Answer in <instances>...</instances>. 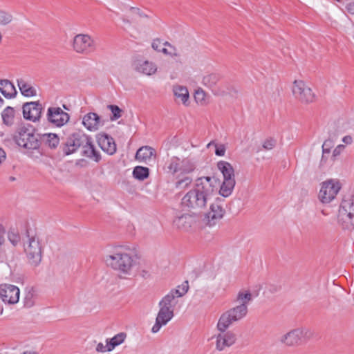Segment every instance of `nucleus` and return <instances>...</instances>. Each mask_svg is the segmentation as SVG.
<instances>
[{
  "mask_svg": "<svg viewBox=\"0 0 354 354\" xmlns=\"http://www.w3.org/2000/svg\"><path fill=\"white\" fill-rule=\"evenodd\" d=\"M174 315V311L160 307L155 324L151 328V332L153 333H158L162 326H165L173 318Z\"/></svg>",
  "mask_w": 354,
  "mask_h": 354,
  "instance_id": "nucleus-19",
  "label": "nucleus"
},
{
  "mask_svg": "<svg viewBox=\"0 0 354 354\" xmlns=\"http://www.w3.org/2000/svg\"><path fill=\"white\" fill-rule=\"evenodd\" d=\"M194 97L197 102L203 103L205 101V93L202 89H198L196 91Z\"/></svg>",
  "mask_w": 354,
  "mask_h": 354,
  "instance_id": "nucleus-44",
  "label": "nucleus"
},
{
  "mask_svg": "<svg viewBox=\"0 0 354 354\" xmlns=\"http://www.w3.org/2000/svg\"><path fill=\"white\" fill-rule=\"evenodd\" d=\"M173 92L176 99L180 100L182 103L187 105L189 95L187 87L180 85H175L173 87Z\"/></svg>",
  "mask_w": 354,
  "mask_h": 354,
  "instance_id": "nucleus-31",
  "label": "nucleus"
},
{
  "mask_svg": "<svg viewBox=\"0 0 354 354\" xmlns=\"http://www.w3.org/2000/svg\"><path fill=\"white\" fill-rule=\"evenodd\" d=\"M162 44H163L164 46H169V47H170L171 48H172V49H173V50H174V51H176V48H175L174 46H171L169 42H167V41L164 42Z\"/></svg>",
  "mask_w": 354,
  "mask_h": 354,
  "instance_id": "nucleus-55",
  "label": "nucleus"
},
{
  "mask_svg": "<svg viewBox=\"0 0 354 354\" xmlns=\"http://www.w3.org/2000/svg\"><path fill=\"white\" fill-rule=\"evenodd\" d=\"M0 92L8 99L15 97L17 93L15 86L8 80H0Z\"/></svg>",
  "mask_w": 354,
  "mask_h": 354,
  "instance_id": "nucleus-27",
  "label": "nucleus"
},
{
  "mask_svg": "<svg viewBox=\"0 0 354 354\" xmlns=\"http://www.w3.org/2000/svg\"><path fill=\"white\" fill-rule=\"evenodd\" d=\"M4 234H5V228L1 224H0V246L4 242V238H3Z\"/></svg>",
  "mask_w": 354,
  "mask_h": 354,
  "instance_id": "nucleus-50",
  "label": "nucleus"
},
{
  "mask_svg": "<svg viewBox=\"0 0 354 354\" xmlns=\"http://www.w3.org/2000/svg\"><path fill=\"white\" fill-rule=\"evenodd\" d=\"M341 189L339 181L330 179L322 184L319 198L323 203H328L336 196Z\"/></svg>",
  "mask_w": 354,
  "mask_h": 354,
  "instance_id": "nucleus-13",
  "label": "nucleus"
},
{
  "mask_svg": "<svg viewBox=\"0 0 354 354\" xmlns=\"http://www.w3.org/2000/svg\"><path fill=\"white\" fill-rule=\"evenodd\" d=\"M6 153L3 148L0 147V165L5 161Z\"/></svg>",
  "mask_w": 354,
  "mask_h": 354,
  "instance_id": "nucleus-53",
  "label": "nucleus"
},
{
  "mask_svg": "<svg viewBox=\"0 0 354 354\" xmlns=\"http://www.w3.org/2000/svg\"><path fill=\"white\" fill-rule=\"evenodd\" d=\"M12 21V15L4 10H0V25L6 26Z\"/></svg>",
  "mask_w": 354,
  "mask_h": 354,
  "instance_id": "nucleus-39",
  "label": "nucleus"
},
{
  "mask_svg": "<svg viewBox=\"0 0 354 354\" xmlns=\"http://www.w3.org/2000/svg\"><path fill=\"white\" fill-rule=\"evenodd\" d=\"M225 153V147L224 145H221L216 147L215 153L218 156H223Z\"/></svg>",
  "mask_w": 354,
  "mask_h": 354,
  "instance_id": "nucleus-46",
  "label": "nucleus"
},
{
  "mask_svg": "<svg viewBox=\"0 0 354 354\" xmlns=\"http://www.w3.org/2000/svg\"><path fill=\"white\" fill-rule=\"evenodd\" d=\"M192 178L189 176H185L182 178L178 179L175 183V187L176 189H186L192 183Z\"/></svg>",
  "mask_w": 354,
  "mask_h": 354,
  "instance_id": "nucleus-37",
  "label": "nucleus"
},
{
  "mask_svg": "<svg viewBox=\"0 0 354 354\" xmlns=\"http://www.w3.org/2000/svg\"><path fill=\"white\" fill-rule=\"evenodd\" d=\"M96 351L101 353L108 351V343L106 342V345H104L102 342L98 343L96 346Z\"/></svg>",
  "mask_w": 354,
  "mask_h": 354,
  "instance_id": "nucleus-47",
  "label": "nucleus"
},
{
  "mask_svg": "<svg viewBox=\"0 0 354 354\" xmlns=\"http://www.w3.org/2000/svg\"><path fill=\"white\" fill-rule=\"evenodd\" d=\"M224 324L220 325L218 322L216 328L219 333L216 335V348L222 351L225 348L234 345L237 340V335L233 330H228L229 326H224Z\"/></svg>",
  "mask_w": 354,
  "mask_h": 354,
  "instance_id": "nucleus-7",
  "label": "nucleus"
},
{
  "mask_svg": "<svg viewBox=\"0 0 354 354\" xmlns=\"http://www.w3.org/2000/svg\"><path fill=\"white\" fill-rule=\"evenodd\" d=\"M20 290L16 286L12 284L0 285V298L5 303L15 304L19 301Z\"/></svg>",
  "mask_w": 354,
  "mask_h": 354,
  "instance_id": "nucleus-17",
  "label": "nucleus"
},
{
  "mask_svg": "<svg viewBox=\"0 0 354 354\" xmlns=\"http://www.w3.org/2000/svg\"><path fill=\"white\" fill-rule=\"evenodd\" d=\"M342 141L346 144H351L353 142V138L350 136H346L343 138Z\"/></svg>",
  "mask_w": 354,
  "mask_h": 354,
  "instance_id": "nucleus-54",
  "label": "nucleus"
},
{
  "mask_svg": "<svg viewBox=\"0 0 354 354\" xmlns=\"http://www.w3.org/2000/svg\"><path fill=\"white\" fill-rule=\"evenodd\" d=\"M347 12L351 15H354V2L348 3L346 6Z\"/></svg>",
  "mask_w": 354,
  "mask_h": 354,
  "instance_id": "nucleus-51",
  "label": "nucleus"
},
{
  "mask_svg": "<svg viewBox=\"0 0 354 354\" xmlns=\"http://www.w3.org/2000/svg\"><path fill=\"white\" fill-rule=\"evenodd\" d=\"M248 312V306L244 304H239L222 313L218 322H220V325L224 324V326H230L243 319L247 315Z\"/></svg>",
  "mask_w": 354,
  "mask_h": 354,
  "instance_id": "nucleus-8",
  "label": "nucleus"
},
{
  "mask_svg": "<svg viewBox=\"0 0 354 354\" xmlns=\"http://www.w3.org/2000/svg\"><path fill=\"white\" fill-rule=\"evenodd\" d=\"M333 146V142L331 139L326 140L322 145L323 153H329Z\"/></svg>",
  "mask_w": 354,
  "mask_h": 354,
  "instance_id": "nucleus-43",
  "label": "nucleus"
},
{
  "mask_svg": "<svg viewBox=\"0 0 354 354\" xmlns=\"http://www.w3.org/2000/svg\"><path fill=\"white\" fill-rule=\"evenodd\" d=\"M129 11L133 15L139 16L140 17H147V15L142 13L138 8L131 7Z\"/></svg>",
  "mask_w": 354,
  "mask_h": 354,
  "instance_id": "nucleus-45",
  "label": "nucleus"
},
{
  "mask_svg": "<svg viewBox=\"0 0 354 354\" xmlns=\"http://www.w3.org/2000/svg\"><path fill=\"white\" fill-rule=\"evenodd\" d=\"M292 91L295 99L301 103L308 104L315 100V95L302 80L294 81Z\"/></svg>",
  "mask_w": 354,
  "mask_h": 354,
  "instance_id": "nucleus-11",
  "label": "nucleus"
},
{
  "mask_svg": "<svg viewBox=\"0 0 354 354\" xmlns=\"http://www.w3.org/2000/svg\"><path fill=\"white\" fill-rule=\"evenodd\" d=\"M312 335L313 333L308 328H295L283 335L281 342L289 346H296L309 339Z\"/></svg>",
  "mask_w": 354,
  "mask_h": 354,
  "instance_id": "nucleus-9",
  "label": "nucleus"
},
{
  "mask_svg": "<svg viewBox=\"0 0 354 354\" xmlns=\"http://www.w3.org/2000/svg\"><path fill=\"white\" fill-rule=\"evenodd\" d=\"M23 116L26 120L37 122L41 116L43 106L39 101L26 102L23 104Z\"/></svg>",
  "mask_w": 354,
  "mask_h": 354,
  "instance_id": "nucleus-18",
  "label": "nucleus"
},
{
  "mask_svg": "<svg viewBox=\"0 0 354 354\" xmlns=\"http://www.w3.org/2000/svg\"><path fill=\"white\" fill-rule=\"evenodd\" d=\"M178 291L171 290L167 295H165L159 302V307H162L168 310L174 311V308L176 304V298Z\"/></svg>",
  "mask_w": 354,
  "mask_h": 354,
  "instance_id": "nucleus-28",
  "label": "nucleus"
},
{
  "mask_svg": "<svg viewBox=\"0 0 354 354\" xmlns=\"http://www.w3.org/2000/svg\"><path fill=\"white\" fill-rule=\"evenodd\" d=\"M133 176L139 180H144L147 178L149 175V169L142 166H136L133 170Z\"/></svg>",
  "mask_w": 354,
  "mask_h": 354,
  "instance_id": "nucleus-34",
  "label": "nucleus"
},
{
  "mask_svg": "<svg viewBox=\"0 0 354 354\" xmlns=\"http://www.w3.org/2000/svg\"><path fill=\"white\" fill-rule=\"evenodd\" d=\"M338 219L344 228L354 227V195H349L342 200Z\"/></svg>",
  "mask_w": 354,
  "mask_h": 354,
  "instance_id": "nucleus-6",
  "label": "nucleus"
},
{
  "mask_svg": "<svg viewBox=\"0 0 354 354\" xmlns=\"http://www.w3.org/2000/svg\"><path fill=\"white\" fill-rule=\"evenodd\" d=\"M13 140L19 147L26 150L28 156L38 158L42 155L40 134L32 125H19L13 134Z\"/></svg>",
  "mask_w": 354,
  "mask_h": 354,
  "instance_id": "nucleus-2",
  "label": "nucleus"
},
{
  "mask_svg": "<svg viewBox=\"0 0 354 354\" xmlns=\"http://www.w3.org/2000/svg\"><path fill=\"white\" fill-rule=\"evenodd\" d=\"M344 148V146L342 145H338L334 150H333V154L334 156H337L338 155H339V153H341V150L342 149Z\"/></svg>",
  "mask_w": 354,
  "mask_h": 354,
  "instance_id": "nucleus-52",
  "label": "nucleus"
},
{
  "mask_svg": "<svg viewBox=\"0 0 354 354\" xmlns=\"http://www.w3.org/2000/svg\"><path fill=\"white\" fill-rule=\"evenodd\" d=\"M28 239V244L25 246L24 251L28 259V263L33 267L38 266L42 259L43 247L41 241L37 236H30L27 231Z\"/></svg>",
  "mask_w": 354,
  "mask_h": 354,
  "instance_id": "nucleus-5",
  "label": "nucleus"
},
{
  "mask_svg": "<svg viewBox=\"0 0 354 354\" xmlns=\"http://www.w3.org/2000/svg\"><path fill=\"white\" fill-rule=\"evenodd\" d=\"M277 288H274L272 291H277Z\"/></svg>",
  "mask_w": 354,
  "mask_h": 354,
  "instance_id": "nucleus-59",
  "label": "nucleus"
},
{
  "mask_svg": "<svg viewBox=\"0 0 354 354\" xmlns=\"http://www.w3.org/2000/svg\"><path fill=\"white\" fill-rule=\"evenodd\" d=\"M8 236L9 241L14 246L17 245L20 242L21 238L19 233L14 231H10Z\"/></svg>",
  "mask_w": 354,
  "mask_h": 354,
  "instance_id": "nucleus-42",
  "label": "nucleus"
},
{
  "mask_svg": "<svg viewBox=\"0 0 354 354\" xmlns=\"http://www.w3.org/2000/svg\"><path fill=\"white\" fill-rule=\"evenodd\" d=\"M155 156V150L149 146H143L138 149L136 153V159L140 162H147Z\"/></svg>",
  "mask_w": 354,
  "mask_h": 354,
  "instance_id": "nucleus-29",
  "label": "nucleus"
},
{
  "mask_svg": "<svg viewBox=\"0 0 354 354\" xmlns=\"http://www.w3.org/2000/svg\"><path fill=\"white\" fill-rule=\"evenodd\" d=\"M252 300V296L250 291H240L236 297V301L239 302V304H244L248 306L250 301Z\"/></svg>",
  "mask_w": 354,
  "mask_h": 354,
  "instance_id": "nucleus-36",
  "label": "nucleus"
},
{
  "mask_svg": "<svg viewBox=\"0 0 354 354\" xmlns=\"http://www.w3.org/2000/svg\"><path fill=\"white\" fill-rule=\"evenodd\" d=\"M63 107L65 109H68L67 107L66 106V105H64Z\"/></svg>",
  "mask_w": 354,
  "mask_h": 354,
  "instance_id": "nucleus-58",
  "label": "nucleus"
},
{
  "mask_svg": "<svg viewBox=\"0 0 354 354\" xmlns=\"http://www.w3.org/2000/svg\"><path fill=\"white\" fill-rule=\"evenodd\" d=\"M73 50L80 54L89 55L95 50L94 40L86 34H78L73 38Z\"/></svg>",
  "mask_w": 354,
  "mask_h": 354,
  "instance_id": "nucleus-12",
  "label": "nucleus"
},
{
  "mask_svg": "<svg viewBox=\"0 0 354 354\" xmlns=\"http://www.w3.org/2000/svg\"><path fill=\"white\" fill-rule=\"evenodd\" d=\"M22 354H38V353L36 352H32V351H24Z\"/></svg>",
  "mask_w": 354,
  "mask_h": 354,
  "instance_id": "nucleus-56",
  "label": "nucleus"
},
{
  "mask_svg": "<svg viewBox=\"0 0 354 354\" xmlns=\"http://www.w3.org/2000/svg\"><path fill=\"white\" fill-rule=\"evenodd\" d=\"M46 118L52 125L62 127L69 121L70 115L60 107L50 106L47 110Z\"/></svg>",
  "mask_w": 354,
  "mask_h": 354,
  "instance_id": "nucleus-15",
  "label": "nucleus"
},
{
  "mask_svg": "<svg viewBox=\"0 0 354 354\" xmlns=\"http://www.w3.org/2000/svg\"><path fill=\"white\" fill-rule=\"evenodd\" d=\"M41 144L44 142L50 149H56L59 143V138L56 133L40 134Z\"/></svg>",
  "mask_w": 354,
  "mask_h": 354,
  "instance_id": "nucleus-30",
  "label": "nucleus"
},
{
  "mask_svg": "<svg viewBox=\"0 0 354 354\" xmlns=\"http://www.w3.org/2000/svg\"><path fill=\"white\" fill-rule=\"evenodd\" d=\"M107 266L120 274L130 275L136 265L134 257L123 247H118L104 257Z\"/></svg>",
  "mask_w": 354,
  "mask_h": 354,
  "instance_id": "nucleus-3",
  "label": "nucleus"
},
{
  "mask_svg": "<svg viewBox=\"0 0 354 354\" xmlns=\"http://www.w3.org/2000/svg\"><path fill=\"white\" fill-rule=\"evenodd\" d=\"M160 44H161V41L160 39H156V40H154L152 43V48L157 50V51H160Z\"/></svg>",
  "mask_w": 354,
  "mask_h": 354,
  "instance_id": "nucleus-49",
  "label": "nucleus"
},
{
  "mask_svg": "<svg viewBox=\"0 0 354 354\" xmlns=\"http://www.w3.org/2000/svg\"><path fill=\"white\" fill-rule=\"evenodd\" d=\"M86 142V143L84 142L81 147L82 149V155L83 156L93 159L95 162H99L101 159V156L99 151L95 149L93 144L92 138L88 136Z\"/></svg>",
  "mask_w": 354,
  "mask_h": 354,
  "instance_id": "nucleus-25",
  "label": "nucleus"
},
{
  "mask_svg": "<svg viewBox=\"0 0 354 354\" xmlns=\"http://www.w3.org/2000/svg\"><path fill=\"white\" fill-rule=\"evenodd\" d=\"M178 289L171 290L172 291H178V293L176 294L177 297H183L184 295L187 293L189 289L188 281H185L181 286H178Z\"/></svg>",
  "mask_w": 354,
  "mask_h": 354,
  "instance_id": "nucleus-41",
  "label": "nucleus"
},
{
  "mask_svg": "<svg viewBox=\"0 0 354 354\" xmlns=\"http://www.w3.org/2000/svg\"><path fill=\"white\" fill-rule=\"evenodd\" d=\"M36 295V291L34 288L31 287L27 289L25 297H24V306L27 308L32 307L35 304L34 298Z\"/></svg>",
  "mask_w": 354,
  "mask_h": 354,
  "instance_id": "nucleus-35",
  "label": "nucleus"
},
{
  "mask_svg": "<svg viewBox=\"0 0 354 354\" xmlns=\"http://www.w3.org/2000/svg\"><path fill=\"white\" fill-rule=\"evenodd\" d=\"M198 217L196 214H185L174 220L175 227L183 232H191L197 227Z\"/></svg>",
  "mask_w": 354,
  "mask_h": 354,
  "instance_id": "nucleus-16",
  "label": "nucleus"
},
{
  "mask_svg": "<svg viewBox=\"0 0 354 354\" xmlns=\"http://www.w3.org/2000/svg\"><path fill=\"white\" fill-rule=\"evenodd\" d=\"M127 337L125 333H119L112 338L106 339V342L108 343V351H113L116 346L122 344Z\"/></svg>",
  "mask_w": 354,
  "mask_h": 354,
  "instance_id": "nucleus-32",
  "label": "nucleus"
},
{
  "mask_svg": "<svg viewBox=\"0 0 354 354\" xmlns=\"http://www.w3.org/2000/svg\"><path fill=\"white\" fill-rule=\"evenodd\" d=\"M3 104V100L0 97V106Z\"/></svg>",
  "mask_w": 354,
  "mask_h": 354,
  "instance_id": "nucleus-57",
  "label": "nucleus"
},
{
  "mask_svg": "<svg viewBox=\"0 0 354 354\" xmlns=\"http://www.w3.org/2000/svg\"><path fill=\"white\" fill-rule=\"evenodd\" d=\"M82 124L88 130L91 131H97L100 127L104 125L100 117L93 112H90L84 116Z\"/></svg>",
  "mask_w": 354,
  "mask_h": 354,
  "instance_id": "nucleus-22",
  "label": "nucleus"
},
{
  "mask_svg": "<svg viewBox=\"0 0 354 354\" xmlns=\"http://www.w3.org/2000/svg\"><path fill=\"white\" fill-rule=\"evenodd\" d=\"M1 117L3 123L7 126H11L14 122L15 109L11 106H7L2 112Z\"/></svg>",
  "mask_w": 354,
  "mask_h": 354,
  "instance_id": "nucleus-33",
  "label": "nucleus"
},
{
  "mask_svg": "<svg viewBox=\"0 0 354 354\" xmlns=\"http://www.w3.org/2000/svg\"><path fill=\"white\" fill-rule=\"evenodd\" d=\"M216 180L214 178L203 176L195 180L194 188L182 198L181 205L189 211H201L216 194Z\"/></svg>",
  "mask_w": 354,
  "mask_h": 354,
  "instance_id": "nucleus-1",
  "label": "nucleus"
},
{
  "mask_svg": "<svg viewBox=\"0 0 354 354\" xmlns=\"http://www.w3.org/2000/svg\"><path fill=\"white\" fill-rule=\"evenodd\" d=\"M196 168L194 162L189 159L180 160L178 157H172L168 162V172L171 174H187L192 172Z\"/></svg>",
  "mask_w": 354,
  "mask_h": 354,
  "instance_id": "nucleus-10",
  "label": "nucleus"
},
{
  "mask_svg": "<svg viewBox=\"0 0 354 354\" xmlns=\"http://www.w3.org/2000/svg\"><path fill=\"white\" fill-rule=\"evenodd\" d=\"M277 145V140L274 138H268L265 140L262 145V147L265 150H271L275 147Z\"/></svg>",
  "mask_w": 354,
  "mask_h": 354,
  "instance_id": "nucleus-40",
  "label": "nucleus"
},
{
  "mask_svg": "<svg viewBox=\"0 0 354 354\" xmlns=\"http://www.w3.org/2000/svg\"><path fill=\"white\" fill-rule=\"evenodd\" d=\"M107 108L111 111L112 115L110 117L111 121L118 120L122 116V110L117 105H108Z\"/></svg>",
  "mask_w": 354,
  "mask_h": 354,
  "instance_id": "nucleus-38",
  "label": "nucleus"
},
{
  "mask_svg": "<svg viewBox=\"0 0 354 354\" xmlns=\"http://www.w3.org/2000/svg\"><path fill=\"white\" fill-rule=\"evenodd\" d=\"M225 212V209L221 205L218 204V201L212 203L209 211L206 214L207 225H214L218 220L223 217Z\"/></svg>",
  "mask_w": 354,
  "mask_h": 354,
  "instance_id": "nucleus-20",
  "label": "nucleus"
},
{
  "mask_svg": "<svg viewBox=\"0 0 354 354\" xmlns=\"http://www.w3.org/2000/svg\"><path fill=\"white\" fill-rule=\"evenodd\" d=\"M17 82L20 92L24 96L33 97L37 95L36 89L29 81L24 78H19L17 79Z\"/></svg>",
  "mask_w": 354,
  "mask_h": 354,
  "instance_id": "nucleus-26",
  "label": "nucleus"
},
{
  "mask_svg": "<svg viewBox=\"0 0 354 354\" xmlns=\"http://www.w3.org/2000/svg\"><path fill=\"white\" fill-rule=\"evenodd\" d=\"M97 141L100 147L108 154L113 155L116 151V144L114 139L106 133H100L97 136Z\"/></svg>",
  "mask_w": 354,
  "mask_h": 354,
  "instance_id": "nucleus-21",
  "label": "nucleus"
},
{
  "mask_svg": "<svg viewBox=\"0 0 354 354\" xmlns=\"http://www.w3.org/2000/svg\"><path fill=\"white\" fill-rule=\"evenodd\" d=\"M221 79V76L219 73H208L203 76L202 83L205 86L209 88L214 95H218L220 92L217 85Z\"/></svg>",
  "mask_w": 354,
  "mask_h": 354,
  "instance_id": "nucleus-24",
  "label": "nucleus"
},
{
  "mask_svg": "<svg viewBox=\"0 0 354 354\" xmlns=\"http://www.w3.org/2000/svg\"><path fill=\"white\" fill-rule=\"evenodd\" d=\"M159 52H162V53L165 54V55H171V56H174V57H177V56H179V53H178L176 51L173 50V51H169L167 48H160V51Z\"/></svg>",
  "mask_w": 354,
  "mask_h": 354,
  "instance_id": "nucleus-48",
  "label": "nucleus"
},
{
  "mask_svg": "<svg viewBox=\"0 0 354 354\" xmlns=\"http://www.w3.org/2000/svg\"><path fill=\"white\" fill-rule=\"evenodd\" d=\"M133 69L141 74L146 75H151L157 71L156 65L147 60H137L133 62Z\"/></svg>",
  "mask_w": 354,
  "mask_h": 354,
  "instance_id": "nucleus-23",
  "label": "nucleus"
},
{
  "mask_svg": "<svg viewBox=\"0 0 354 354\" xmlns=\"http://www.w3.org/2000/svg\"><path fill=\"white\" fill-rule=\"evenodd\" d=\"M217 167L223 176L219 194L223 197H228L232 193L236 184L234 168L230 162L223 160L218 162Z\"/></svg>",
  "mask_w": 354,
  "mask_h": 354,
  "instance_id": "nucleus-4",
  "label": "nucleus"
},
{
  "mask_svg": "<svg viewBox=\"0 0 354 354\" xmlns=\"http://www.w3.org/2000/svg\"><path fill=\"white\" fill-rule=\"evenodd\" d=\"M87 137V135L81 131L72 133L62 147L63 153L68 156L75 153L86 142Z\"/></svg>",
  "mask_w": 354,
  "mask_h": 354,
  "instance_id": "nucleus-14",
  "label": "nucleus"
},
{
  "mask_svg": "<svg viewBox=\"0 0 354 354\" xmlns=\"http://www.w3.org/2000/svg\"><path fill=\"white\" fill-rule=\"evenodd\" d=\"M337 1H339V2H340V1H342V0H337Z\"/></svg>",
  "mask_w": 354,
  "mask_h": 354,
  "instance_id": "nucleus-60",
  "label": "nucleus"
}]
</instances>
